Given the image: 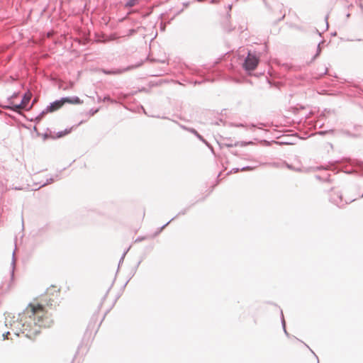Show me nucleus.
Returning a JSON list of instances; mask_svg holds the SVG:
<instances>
[{
    "label": "nucleus",
    "mask_w": 363,
    "mask_h": 363,
    "mask_svg": "<svg viewBox=\"0 0 363 363\" xmlns=\"http://www.w3.org/2000/svg\"><path fill=\"white\" fill-rule=\"evenodd\" d=\"M21 320L23 321V333L29 338H33L40 333L42 327H49L50 318L43 303L34 301L30 303L23 313Z\"/></svg>",
    "instance_id": "obj_1"
},
{
    "label": "nucleus",
    "mask_w": 363,
    "mask_h": 363,
    "mask_svg": "<svg viewBox=\"0 0 363 363\" xmlns=\"http://www.w3.org/2000/svg\"><path fill=\"white\" fill-rule=\"evenodd\" d=\"M259 62V57L249 52L242 67L247 72L254 71L258 66Z\"/></svg>",
    "instance_id": "obj_2"
},
{
    "label": "nucleus",
    "mask_w": 363,
    "mask_h": 363,
    "mask_svg": "<svg viewBox=\"0 0 363 363\" xmlns=\"http://www.w3.org/2000/svg\"><path fill=\"white\" fill-rule=\"evenodd\" d=\"M30 99H31V93L30 92L26 93L21 104H13L11 108L16 111H20L22 109L26 108Z\"/></svg>",
    "instance_id": "obj_3"
},
{
    "label": "nucleus",
    "mask_w": 363,
    "mask_h": 363,
    "mask_svg": "<svg viewBox=\"0 0 363 363\" xmlns=\"http://www.w3.org/2000/svg\"><path fill=\"white\" fill-rule=\"evenodd\" d=\"M68 102V98H63L60 100L55 101L48 106L47 112H54L61 108L66 103Z\"/></svg>",
    "instance_id": "obj_4"
},
{
    "label": "nucleus",
    "mask_w": 363,
    "mask_h": 363,
    "mask_svg": "<svg viewBox=\"0 0 363 363\" xmlns=\"http://www.w3.org/2000/svg\"><path fill=\"white\" fill-rule=\"evenodd\" d=\"M138 3V0H130L127 3L126 6H129V7H132V6L136 5Z\"/></svg>",
    "instance_id": "obj_5"
},
{
    "label": "nucleus",
    "mask_w": 363,
    "mask_h": 363,
    "mask_svg": "<svg viewBox=\"0 0 363 363\" xmlns=\"http://www.w3.org/2000/svg\"><path fill=\"white\" fill-rule=\"evenodd\" d=\"M77 103H79V99H77V98L76 99H69V104H77Z\"/></svg>",
    "instance_id": "obj_6"
},
{
    "label": "nucleus",
    "mask_w": 363,
    "mask_h": 363,
    "mask_svg": "<svg viewBox=\"0 0 363 363\" xmlns=\"http://www.w3.org/2000/svg\"><path fill=\"white\" fill-rule=\"evenodd\" d=\"M67 134V132L65 131V132H62V133H57V137L58 138H60L62 136H64Z\"/></svg>",
    "instance_id": "obj_7"
},
{
    "label": "nucleus",
    "mask_w": 363,
    "mask_h": 363,
    "mask_svg": "<svg viewBox=\"0 0 363 363\" xmlns=\"http://www.w3.org/2000/svg\"><path fill=\"white\" fill-rule=\"evenodd\" d=\"M247 169H250V168L249 167L243 168L242 170L244 171V170H247Z\"/></svg>",
    "instance_id": "obj_8"
}]
</instances>
